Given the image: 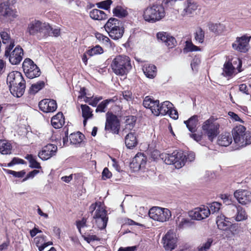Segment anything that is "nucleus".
I'll return each instance as SVG.
<instances>
[{"instance_id": "6e6d98bb", "label": "nucleus", "mask_w": 251, "mask_h": 251, "mask_svg": "<svg viewBox=\"0 0 251 251\" xmlns=\"http://www.w3.org/2000/svg\"><path fill=\"white\" fill-rule=\"evenodd\" d=\"M168 114L169 115L171 118L174 120H176L178 118V114L177 110L173 108L172 106L170 110L169 111V113Z\"/></svg>"}, {"instance_id": "0e129e2a", "label": "nucleus", "mask_w": 251, "mask_h": 251, "mask_svg": "<svg viewBox=\"0 0 251 251\" xmlns=\"http://www.w3.org/2000/svg\"><path fill=\"white\" fill-rule=\"evenodd\" d=\"M195 158V154L193 152H190L186 155L185 162L186 161L192 162Z\"/></svg>"}, {"instance_id": "423d86ee", "label": "nucleus", "mask_w": 251, "mask_h": 251, "mask_svg": "<svg viewBox=\"0 0 251 251\" xmlns=\"http://www.w3.org/2000/svg\"><path fill=\"white\" fill-rule=\"evenodd\" d=\"M105 30L109 36L114 40L121 38L124 33V28L122 23L114 18H110L104 25Z\"/></svg>"}, {"instance_id": "1a4fd4ad", "label": "nucleus", "mask_w": 251, "mask_h": 251, "mask_svg": "<svg viewBox=\"0 0 251 251\" xmlns=\"http://www.w3.org/2000/svg\"><path fill=\"white\" fill-rule=\"evenodd\" d=\"M219 124L213 119H209L206 120L202 126V129L204 134L208 137V139L211 142L219 133Z\"/></svg>"}, {"instance_id": "a19ab883", "label": "nucleus", "mask_w": 251, "mask_h": 251, "mask_svg": "<svg viewBox=\"0 0 251 251\" xmlns=\"http://www.w3.org/2000/svg\"><path fill=\"white\" fill-rule=\"evenodd\" d=\"M108 217L93 220L92 222L100 229H104L107 225Z\"/></svg>"}, {"instance_id": "13d9d810", "label": "nucleus", "mask_w": 251, "mask_h": 251, "mask_svg": "<svg viewBox=\"0 0 251 251\" xmlns=\"http://www.w3.org/2000/svg\"><path fill=\"white\" fill-rule=\"evenodd\" d=\"M39 171L37 170H34L29 172L26 176L25 178L23 179V181H25L30 178H33L35 175L39 173Z\"/></svg>"}, {"instance_id": "58836bf2", "label": "nucleus", "mask_w": 251, "mask_h": 251, "mask_svg": "<svg viewBox=\"0 0 251 251\" xmlns=\"http://www.w3.org/2000/svg\"><path fill=\"white\" fill-rule=\"evenodd\" d=\"M44 86L45 82L43 81H39L31 86L29 90V93L30 94L34 95L41 90Z\"/></svg>"}, {"instance_id": "ea45409f", "label": "nucleus", "mask_w": 251, "mask_h": 251, "mask_svg": "<svg viewBox=\"0 0 251 251\" xmlns=\"http://www.w3.org/2000/svg\"><path fill=\"white\" fill-rule=\"evenodd\" d=\"M80 107L82 110L83 118H91L93 117V111L89 106L86 104H81Z\"/></svg>"}, {"instance_id": "72a5a7b5", "label": "nucleus", "mask_w": 251, "mask_h": 251, "mask_svg": "<svg viewBox=\"0 0 251 251\" xmlns=\"http://www.w3.org/2000/svg\"><path fill=\"white\" fill-rule=\"evenodd\" d=\"M12 146L10 143L4 140H0V152L3 154L11 153Z\"/></svg>"}, {"instance_id": "5701e85b", "label": "nucleus", "mask_w": 251, "mask_h": 251, "mask_svg": "<svg viewBox=\"0 0 251 251\" xmlns=\"http://www.w3.org/2000/svg\"><path fill=\"white\" fill-rule=\"evenodd\" d=\"M241 71V64L240 63L237 66H235V65L230 63L229 61H228L224 64L223 74L226 76H231Z\"/></svg>"}, {"instance_id": "f704fd0d", "label": "nucleus", "mask_w": 251, "mask_h": 251, "mask_svg": "<svg viewBox=\"0 0 251 251\" xmlns=\"http://www.w3.org/2000/svg\"><path fill=\"white\" fill-rule=\"evenodd\" d=\"M209 29L215 33L216 34H221L225 29V26L221 24H208Z\"/></svg>"}, {"instance_id": "a18cd8bd", "label": "nucleus", "mask_w": 251, "mask_h": 251, "mask_svg": "<svg viewBox=\"0 0 251 251\" xmlns=\"http://www.w3.org/2000/svg\"><path fill=\"white\" fill-rule=\"evenodd\" d=\"M103 52L102 49L99 46L97 45L94 48L89 50L87 51V53L90 56L95 55L101 54Z\"/></svg>"}, {"instance_id": "79ce46f5", "label": "nucleus", "mask_w": 251, "mask_h": 251, "mask_svg": "<svg viewBox=\"0 0 251 251\" xmlns=\"http://www.w3.org/2000/svg\"><path fill=\"white\" fill-rule=\"evenodd\" d=\"M216 223L218 228L223 230L227 229L230 226V223L226 220L225 219L223 220L221 218L217 220Z\"/></svg>"}, {"instance_id": "aec40b11", "label": "nucleus", "mask_w": 251, "mask_h": 251, "mask_svg": "<svg viewBox=\"0 0 251 251\" xmlns=\"http://www.w3.org/2000/svg\"><path fill=\"white\" fill-rule=\"evenodd\" d=\"M230 210L233 213L230 212V216L234 218L236 221L240 222L247 219L248 216L245 209L240 205L232 204Z\"/></svg>"}, {"instance_id": "680f3d73", "label": "nucleus", "mask_w": 251, "mask_h": 251, "mask_svg": "<svg viewBox=\"0 0 251 251\" xmlns=\"http://www.w3.org/2000/svg\"><path fill=\"white\" fill-rule=\"evenodd\" d=\"M123 98L126 101H130L132 100V93L128 91H125L122 93Z\"/></svg>"}, {"instance_id": "cd10ccee", "label": "nucleus", "mask_w": 251, "mask_h": 251, "mask_svg": "<svg viewBox=\"0 0 251 251\" xmlns=\"http://www.w3.org/2000/svg\"><path fill=\"white\" fill-rule=\"evenodd\" d=\"M232 142V137L229 133L222 134L218 138V144L224 147L229 146Z\"/></svg>"}, {"instance_id": "7ed1b4c3", "label": "nucleus", "mask_w": 251, "mask_h": 251, "mask_svg": "<svg viewBox=\"0 0 251 251\" xmlns=\"http://www.w3.org/2000/svg\"><path fill=\"white\" fill-rule=\"evenodd\" d=\"M246 127L242 125L235 126L232 130V137L237 149L246 147L251 143V133L246 131Z\"/></svg>"}, {"instance_id": "de8ad7c7", "label": "nucleus", "mask_w": 251, "mask_h": 251, "mask_svg": "<svg viewBox=\"0 0 251 251\" xmlns=\"http://www.w3.org/2000/svg\"><path fill=\"white\" fill-rule=\"evenodd\" d=\"M111 0H106L96 3L98 8L108 10L110 8V5L112 4Z\"/></svg>"}, {"instance_id": "a211bd4d", "label": "nucleus", "mask_w": 251, "mask_h": 251, "mask_svg": "<svg viewBox=\"0 0 251 251\" xmlns=\"http://www.w3.org/2000/svg\"><path fill=\"white\" fill-rule=\"evenodd\" d=\"M57 151V147L56 145L49 144L38 153V156L43 160H47L55 155Z\"/></svg>"}, {"instance_id": "8fccbe9b", "label": "nucleus", "mask_w": 251, "mask_h": 251, "mask_svg": "<svg viewBox=\"0 0 251 251\" xmlns=\"http://www.w3.org/2000/svg\"><path fill=\"white\" fill-rule=\"evenodd\" d=\"M221 203L218 202H213L210 204L209 207H208L210 213H214L218 212L221 206Z\"/></svg>"}, {"instance_id": "09e8293b", "label": "nucleus", "mask_w": 251, "mask_h": 251, "mask_svg": "<svg viewBox=\"0 0 251 251\" xmlns=\"http://www.w3.org/2000/svg\"><path fill=\"white\" fill-rule=\"evenodd\" d=\"M76 226L79 231V232L81 233V228H83L84 227H87V219L86 218H82L81 220H78L76 221Z\"/></svg>"}, {"instance_id": "20e7f679", "label": "nucleus", "mask_w": 251, "mask_h": 251, "mask_svg": "<svg viewBox=\"0 0 251 251\" xmlns=\"http://www.w3.org/2000/svg\"><path fill=\"white\" fill-rule=\"evenodd\" d=\"M166 15L164 6L160 4H152L145 9L143 17L148 22L154 23L165 17Z\"/></svg>"}, {"instance_id": "e433bc0d", "label": "nucleus", "mask_w": 251, "mask_h": 251, "mask_svg": "<svg viewBox=\"0 0 251 251\" xmlns=\"http://www.w3.org/2000/svg\"><path fill=\"white\" fill-rule=\"evenodd\" d=\"M197 5L190 0L187 1V6L184 9V15H190L197 9Z\"/></svg>"}, {"instance_id": "37998d69", "label": "nucleus", "mask_w": 251, "mask_h": 251, "mask_svg": "<svg viewBox=\"0 0 251 251\" xmlns=\"http://www.w3.org/2000/svg\"><path fill=\"white\" fill-rule=\"evenodd\" d=\"M0 34L3 44H9V45H11L13 43V45H15L14 40L11 38L7 32L2 31L0 33Z\"/></svg>"}, {"instance_id": "9b49d317", "label": "nucleus", "mask_w": 251, "mask_h": 251, "mask_svg": "<svg viewBox=\"0 0 251 251\" xmlns=\"http://www.w3.org/2000/svg\"><path fill=\"white\" fill-rule=\"evenodd\" d=\"M120 127V121L115 115L111 112L106 113L105 130L113 134H118Z\"/></svg>"}, {"instance_id": "603ef678", "label": "nucleus", "mask_w": 251, "mask_h": 251, "mask_svg": "<svg viewBox=\"0 0 251 251\" xmlns=\"http://www.w3.org/2000/svg\"><path fill=\"white\" fill-rule=\"evenodd\" d=\"M176 2V0H163L162 1V5L164 6V9L172 8Z\"/></svg>"}, {"instance_id": "774afa93", "label": "nucleus", "mask_w": 251, "mask_h": 251, "mask_svg": "<svg viewBox=\"0 0 251 251\" xmlns=\"http://www.w3.org/2000/svg\"><path fill=\"white\" fill-rule=\"evenodd\" d=\"M102 99L101 97L97 98L96 97L95 98H93L92 99L91 101L89 103V105L93 106L96 107L98 103V102Z\"/></svg>"}, {"instance_id": "2eb2a0df", "label": "nucleus", "mask_w": 251, "mask_h": 251, "mask_svg": "<svg viewBox=\"0 0 251 251\" xmlns=\"http://www.w3.org/2000/svg\"><path fill=\"white\" fill-rule=\"evenodd\" d=\"M89 210L93 215V220L108 217L107 211L100 201L92 203L89 207Z\"/></svg>"}, {"instance_id": "4be33fe9", "label": "nucleus", "mask_w": 251, "mask_h": 251, "mask_svg": "<svg viewBox=\"0 0 251 251\" xmlns=\"http://www.w3.org/2000/svg\"><path fill=\"white\" fill-rule=\"evenodd\" d=\"M234 196L242 204H246L251 201V192L247 190H236L234 193Z\"/></svg>"}, {"instance_id": "4c0bfd02", "label": "nucleus", "mask_w": 251, "mask_h": 251, "mask_svg": "<svg viewBox=\"0 0 251 251\" xmlns=\"http://www.w3.org/2000/svg\"><path fill=\"white\" fill-rule=\"evenodd\" d=\"M179 223H176L177 228L179 229H183L191 227L194 225V222L192 220L182 218L181 221H179ZM177 222V221L176 222Z\"/></svg>"}, {"instance_id": "39448f33", "label": "nucleus", "mask_w": 251, "mask_h": 251, "mask_svg": "<svg viewBox=\"0 0 251 251\" xmlns=\"http://www.w3.org/2000/svg\"><path fill=\"white\" fill-rule=\"evenodd\" d=\"M49 30L50 25L48 23L34 20L28 24L26 32L31 35H36L41 38L48 37Z\"/></svg>"}, {"instance_id": "f8f14e48", "label": "nucleus", "mask_w": 251, "mask_h": 251, "mask_svg": "<svg viewBox=\"0 0 251 251\" xmlns=\"http://www.w3.org/2000/svg\"><path fill=\"white\" fill-rule=\"evenodd\" d=\"M23 68L26 76L32 79L40 75V71L37 66L29 58H26L23 63Z\"/></svg>"}, {"instance_id": "7c9ffc66", "label": "nucleus", "mask_w": 251, "mask_h": 251, "mask_svg": "<svg viewBox=\"0 0 251 251\" xmlns=\"http://www.w3.org/2000/svg\"><path fill=\"white\" fill-rule=\"evenodd\" d=\"M90 17L95 20H103L107 18L106 14L103 11L99 9H94L92 10L89 13Z\"/></svg>"}, {"instance_id": "9d476101", "label": "nucleus", "mask_w": 251, "mask_h": 251, "mask_svg": "<svg viewBox=\"0 0 251 251\" xmlns=\"http://www.w3.org/2000/svg\"><path fill=\"white\" fill-rule=\"evenodd\" d=\"M149 217L155 221L164 222L168 221L171 216V211L167 208L153 207L149 212Z\"/></svg>"}, {"instance_id": "c9c22d12", "label": "nucleus", "mask_w": 251, "mask_h": 251, "mask_svg": "<svg viewBox=\"0 0 251 251\" xmlns=\"http://www.w3.org/2000/svg\"><path fill=\"white\" fill-rule=\"evenodd\" d=\"M114 16L118 18H124L126 17L128 12L126 9L121 6H117L113 9Z\"/></svg>"}, {"instance_id": "f03ea898", "label": "nucleus", "mask_w": 251, "mask_h": 251, "mask_svg": "<svg viewBox=\"0 0 251 251\" xmlns=\"http://www.w3.org/2000/svg\"><path fill=\"white\" fill-rule=\"evenodd\" d=\"M111 68L117 75H126L132 68L130 59L125 55H117L111 62Z\"/></svg>"}, {"instance_id": "3c124183", "label": "nucleus", "mask_w": 251, "mask_h": 251, "mask_svg": "<svg viewBox=\"0 0 251 251\" xmlns=\"http://www.w3.org/2000/svg\"><path fill=\"white\" fill-rule=\"evenodd\" d=\"M7 173L13 175L16 177H23L25 175V172L24 170L20 172H15L14 171L6 170Z\"/></svg>"}, {"instance_id": "864d4df0", "label": "nucleus", "mask_w": 251, "mask_h": 251, "mask_svg": "<svg viewBox=\"0 0 251 251\" xmlns=\"http://www.w3.org/2000/svg\"><path fill=\"white\" fill-rule=\"evenodd\" d=\"M136 121V118L134 116H129L126 121V126H129V128L133 127Z\"/></svg>"}, {"instance_id": "338daca9", "label": "nucleus", "mask_w": 251, "mask_h": 251, "mask_svg": "<svg viewBox=\"0 0 251 251\" xmlns=\"http://www.w3.org/2000/svg\"><path fill=\"white\" fill-rule=\"evenodd\" d=\"M29 163V167L30 168L36 169L41 168L40 163H38L35 159L31 161Z\"/></svg>"}, {"instance_id": "0eeeda50", "label": "nucleus", "mask_w": 251, "mask_h": 251, "mask_svg": "<svg viewBox=\"0 0 251 251\" xmlns=\"http://www.w3.org/2000/svg\"><path fill=\"white\" fill-rule=\"evenodd\" d=\"M186 154L181 151H175L171 154L162 155V158L168 165L174 164L176 168L179 169L185 164Z\"/></svg>"}, {"instance_id": "393cba45", "label": "nucleus", "mask_w": 251, "mask_h": 251, "mask_svg": "<svg viewBox=\"0 0 251 251\" xmlns=\"http://www.w3.org/2000/svg\"><path fill=\"white\" fill-rule=\"evenodd\" d=\"M147 161V157L143 153L139 152L133 158L131 164L135 167L140 169L145 166Z\"/></svg>"}, {"instance_id": "dca6fc26", "label": "nucleus", "mask_w": 251, "mask_h": 251, "mask_svg": "<svg viewBox=\"0 0 251 251\" xmlns=\"http://www.w3.org/2000/svg\"><path fill=\"white\" fill-rule=\"evenodd\" d=\"M163 247L167 251H172L174 250L176 243V234L172 230H169L162 239Z\"/></svg>"}, {"instance_id": "bf43d9fd", "label": "nucleus", "mask_w": 251, "mask_h": 251, "mask_svg": "<svg viewBox=\"0 0 251 251\" xmlns=\"http://www.w3.org/2000/svg\"><path fill=\"white\" fill-rule=\"evenodd\" d=\"M112 176L111 173L109 171L108 168H105L102 173V176L103 179L109 178Z\"/></svg>"}, {"instance_id": "6ab92c4d", "label": "nucleus", "mask_w": 251, "mask_h": 251, "mask_svg": "<svg viewBox=\"0 0 251 251\" xmlns=\"http://www.w3.org/2000/svg\"><path fill=\"white\" fill-rule=\"evenodd\" d=\"M39 109L45 113L53 112L57 107L56 102L55 100L51 99H44L39 102Z\"/></svg>"}, {"instance_id": "473e14b6", "label": "nucleus", "mask_w": 251, "mask_h": 251, "mask_svg": "<svg viewBox=\"0 0 251 251\" xmlns=\"http://www.w3.org/2000/svg\"><path fill=\"white\" fill-rule=\"evenodd\" d=\"M84 137V135L80 132L71 133L69 136L70 143L74 145L81 143L82 142Z\"/></svg>"}, {"instance_id": "bb28decb", "label": "nucleus", "mask_w": 251, "mask_h": 251, "mask_svg": "<svg viewBox=\"0 0 251 251\" xmlns=\"http://www.w3.org/2000/svg\"><path fill=\"white\" fill-rule=\"evenodd\" d=\"M173 106V104L169 101H164L160 105V108L155 111V115L158 116L160 114L165 115L169 113V111Z\"/></svg>"}, {"instance_id": "4468645a", "label": "nucleus", "mask_w": 251, "mask_h": 251, "mask_svg": "<svg viewBox=\"0 0 251 251\" xmlns=\"http://www.w3.org/2000/svg\"><path fill=\"white\" fill-rule=\"evenodd\" d=\"M251 36L244 35L240 37H237L235 41L232 44L233 49L241 52H246L249 49V42Z\"/></svg>"}, {"instance_id": "5fc2aeb1", "label": "nucleus", "mask_w": 251, "mask_h": 251, "mask_svg": "<svg viewBox=\"0 0 251 251\" xmlns=\"http://www.w3.org/2000/svg\"><path fill=\"white\" fill-rule=\"evenodd\" d=\"M60 35V29L59 28H54L53 29L50 26V30H49V34L48 36H53L55 37H58Z\"/></svg>"}, {"instance_id": "c85d7f7f", "label": "nucleus", "mask_w": 251, "mask_h": 251, "mask_svg": "<svg viewBox=\"0 0 251 251\" xmlns=\"http://www.w3.org/2000/svg\"><path fill=\"white\" fill-rule=\"evenodd\" d=\"M51 123L55 128H61L64 124V118H63V114L59 112L54 116L51 118Z\"/></svg>"}, {"instance_id": "2f4dec72", "label": "nucleus", "mask_w": 251, "mask_h": 251, "mask_svg": "<svg viewBox=\"0 0 251 251\" xmlns=\"http://www.w3.org/2000/svg\"><path fill=\"white\" fill-rule=\"evenodd\" d=\"M144 74L150 78H154L156 75V68L155 66L150 64L148 66H144L143 69Z\"/></svg>"}, {"instance_id": "49530a36", "label": "nucleus", "mask_w": 251, "mask_h": 251, "mask_svg": "<svg viewBox=\"0 0 251 251\" xmlns=\"http://www.w3.org/2000/svg\"><path fill=\"white\" fill-rule=\"evenodd\" d=\"M204 38V32L199 27L196 32L195 33V39L199 43H202L203 42Z\"/></svg>"}, {"instance_id": "c03bdc74", "label": "nucleus", "mask_w": 251, "mask_h": 251, "mask_svg": "<svg viewBox=\"0 0 251 251\" xmlns=\"http://www.w3.org/2000/svg\"><path fill=\"white\" fill-rule=\"evenodd\" d=\"M111 101H113V99H107L102 101L97 106L96 112H105V108L106 107L107 104Z\"/></svg>"}, {"instance_id": "ddd939ff", "label": "nucleus", "mask_w": 251, "mask_h": 251, "mask_svg": "<svg viewBox=\"0 0 251 251\" xmlns=\"http://www.w3.org/2000/svg\"><path fill=\"white\" fill-rule=\"evenodd\" d=\"M16 16V11L12 9L7 2L0 3V21H6Z\"/></svg>"}, {"instance_id": "69168bd1", "label": "nucleus", "mask_w": 251, "mask_h": 251, "mask_svg": "<svg viewBox=\"0 0 251 251\" xmlns=\"http://www.w3.org/2000/svg\"><path fill=\"white\" fill-rule=\"evenodd\" d=\"M137 250L136 246L120 247L118 251H135Z\"/></svg>"}, {"instance_id": "b1692460", "label": "nucleus", "mask_w": 251, "mask_h": 251, "mask_svg": "<svg viewBox=\"0 0 251 251\" xmlns=\"http://www.w3.org/2000/svg\"><path fill=\"white\" fill-rule=\"evenodd\" d=\"M143 104L145 107L150 109L154 115L155 111L160 108V105L159 100H153L149 96L145 98Z\"/></svg>"}, {"instance_id": "6e6552de", "label": "nucleus", "mask_w": 251, "mask_h": 251, "mask_svg": "<svg viewBox=\"0 0 251 251\" xmlns=\"http://www.w3.org/2000/svg\"><path fill=\"white\" fill-rule=\"evenodd\" d=\"M15 45H8L5 48L4 55L9 57V62L13 65L19 64L23 59L24 54L23 50L20 46H17L14 50Z\"/></svg>"}, {"instance_id": "f257e3e1", "label": "nucleus", "mask_w": 251, "mask_h": 251, "mask_svg": "<svg viewBox=\"0 0 251 251\" xmlns=\"http://www.w3.org/2000/svg\"><path fill=\"white\" fill-rule=\"evenodd\" d=\"M6 82L11 93L15 97H22L25 91V81L21 73L13 71L7 75Z\"/></svg>"}, {"instance_id": "e2e57ef3", "label": "nucleus", "mask_w": 251, "mask_h": 251, "mask_svg": "<svg viewBox=\"0 0 251 251\" xmlns=\"http://www.w3.org/2000/svg\"><path fill=\"white\" fill-rule=\"evenodd\" d=\"M185 49H187L188 51H193L200 50L199 47L194 45L192 43H187Z\"/></svg>"}, {"instance_id": "c756f323", "label": "nucleus", "mask_w": 251, "mask_h": 251, "mask_svg": "<svg viewBox=\"0 0 251 251\" xmlns=\"http://www.w3.org/2000/svg\"><path fill=\"white\" fill-rule=\"evenodd\" d=\"M125 144L128 149H132L137 144V140L134 133L130 132L125 137Z\"/></svg>"}, {"instance_id": "4d7b16f0", "label": "nucleus", "mask_w": 251, "mask_h": 251, "mask_svg": "<svg viewBox=\"0 0 251 251\" xmlns=\"http://www.w3.org/2000/svg\"><path fill=\"white\" fill-rule=\"evenodd\" d=\"M201 62L199 57H195L191 62V66L193 70H196Z\"/></svg>"}, {"instance_id": "412c9836", "label": "nucleus", "mask_w": 251, "mask_h": 251, "mask_svg": "<svg viewBox=\"0 0 251 251\" xmlns=\"http://www.w3.org/2000/svg\"><path fill=\"white\" fill-rule=\"evenodd\" d=\"M156 37L158 40L164 43L169 48H173L176 46L177 43L176 39L170 34L165 32H159L157 33Z\"/></svg>"}, {"instance_id": "f3484780", "label": "nucleus", "mask_w": 251, "mask_h": 251, "mask_svg": "<svg viewBox=\"0 0 251 251\" xmlns=\"http://www.w3.org/2000/svg\"><path fill=\"white\" fill-rule=\"evenodd\" d=\"M189 215L192 219L201 220L207 218L210 215V212L208 207L202 206L190 211Z\"/></svg>"}, {"instance_id": "a878e982", "label": "nucleus", "mask_w": 251, "mask_h": 251, "mask_svg": "<svg viewBox=\"0 0 251 251\" xmlns=\"http://www.w3.org/2000/svg\"><path fill=\"white\" fill-rule=\"evenodd\" d=\"M198 116L194 115L188 120L185 121L184 123L186 125L188 130L193 133L197 130V126L198 124Z\"/></svg>"}, {"instance_id": "052dcab7", "label": "nucleus", "mask_w": 251, "mask_h": 251, "mask_svg": "<svg viewBox=\"0 0 251 251\" xmlns=\"http://www.w3.org/2000/svg\"><path fill=\"white\" fill-rule=\"evenodd\" d=\"M228 115L235 121H238L242 123H244V121L241 119H240L238 115L233 112H229Z\"/></svg>"}]
</instances>
